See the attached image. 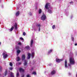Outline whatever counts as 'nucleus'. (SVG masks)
I'll list each match as a JSON object with an SVG mask.
<instances>
[{
    "instance_id": "72a5a7b5",
    "label": "nucleus",
    "mask_w": 77,
    "mask_h": 77,
    "mask_svg": "<svg viewBox=\"0 0 77 77\" xmlns=\"http://www.w3.org/2000/svg\"><path fill=\"white\" fill-rule=\"evenodd\" d=\"M18 44L19 45H21V43L20 42L18 43Z\"/></svg>"
},
{
    "instance_id": "f257e3e1",
    "label": "nucleus",
    "mask_w": 77,
    "mask_h": 77,
    "mask_svg": "<svg viewBox=\"0 0 77 77\" xmlns=\"http://www.w3.org/2000/svg\"><path fill=\"white\" fill-rule=\"evenodd\" d=\"M69 62L71 64H74L75 61L73 57H70L69 59Z\"/></svg>"
},
{
    "instance_id": "c85d7f7f",
    "label": "nucleus",
    "mask_w": 77,
    "mask_h": 77,
    "mask_svg": "<svg viewBox=\"0 0 77 77\" xmlns=\"http://www.w3.org/2000/svg\"><path fill=\"white\" fill-rule=\"evenodd\" d=\"M10 70H12L13 69V68L11 67L9 68Z\"/></svg>"
},
{
    "instance_id": "2eb2a0df",
    "label": "nucleus",
    "mask_w": 77,
    "mask_h": 77,
    "mask_svg": "<svg viewBox=\"0 0 77 77\" xmlns=\"http://www.w3.org/2000/svg\"><path fill=\"white\" fill-rule=\"evenodd\" d=\"M38 27L39 28L38 31H39V32H40V31L41 30V28H40V26H41V25H38Z\"/></svg>"
},
{
    "instance_id": "79ce46f5",
    "label": "nucleus",
    "mask_w": 77,
    "mask_h": 77,
    "mask_svg": "<svg viewBox=\"0 0 77 77\" xmlns=\"http://www.w3.org/2000/svg\"><path fill=\"white\" fill-rule=\"evenodd\" d=\"M23 41H24V40H23Z\"/></svg>"
},
{
    "instance_id": "7ed1b4c3",
    "label": "nucleus",
    "mask_w": 77,
    "mask_h": 77,
    "mask_svg": "<svg viewBox=\"0 0 77 77\" xmlns=\"http://www.w3.org/2000/svg\"><path fill=\"white\" fill-rule=\"evenodd\" d=\"M3 55L4 59H6V58H7L8 57V55L7 54V53H6V52L4 53L3 54Z\"/></svg>"
},
{
    "instance_id": "b1692460",
    "label": "nucleus",
    "mask_w": 77,
    "mask_h": 77,
    "mask_svg": "<svg viewBox=\"0 0 77 77\" xmlns=\"http://www.w3.org/2000/svg\"><path fill=\"white\" fill-rule=\"evenodd\" d=\"M7 72H8L7 71H6L4 73L5 75H6Z\"/></svg>"
},
{
    "instance_id": "0eeeda50",
    "label": "nucleus",
    "mask_w": 77,
    "mask_h": 77,
    "mask_svg": "<svg viewBox=\"0 0 77 77\" xmlns=\"http://www.w3.org/2000/svg\"><path fill=\"white\" fill-rule=\"evenodd\" d=\"M31 57V54L29 53L28 54V59H30Z\"/></svg>"
},
{
    "instance_id": "9b49d317",
    "label": "nucleus",
    "mask_w": 77,
    "mask_h": 77,
    "mask_svg": "<svg viewBox=\"0 0 77 77\" xmlns=\"http://www.w3.org/2000/svg\"><path fill=\"white\" fill-rule=\"evenodd\" d=\"M56 73V71L54 70H53L51 72V74L52 75H53V74H54Z\"/></svg>"
},
{
    "instance_id": "a211bd4d",
    "label": "nucleus",
    "mask_w": 77,
    "mask_h": 77,
    "mask_svg": "<svg viewBox=\"0 0 77 77\" xmlns=\"http://www.w3.org/2000/svg\"><path fill=\"white\" fill-rule=\"evenodd\" d=\"M14 26H12L11 29H10V31H11H11H12V30H13V29H14Z\"/></svg>"
},
{
    "instance_id": "412c9836",
    "label": "nucleus",
    "mask_w": 77,
    "mask_h": 77,
    "mask_svg": "<svg viewBox=\"0 0 77 77\" xmlns=\"http://www.w3.org/2000/svg\"><path fill=\"white\" fill-rule=\"evenodd\" d=\"M27 64V62L26 61V60H25L24 61V65H26Z\"/></svg>"
},
{
    "instance_id": "39448f33",
    "label": "nucleus",
    "mask_w": 77,
    "mask_h": 77,
    "mask_svg": "<svg viewBox=\"0 0 77 77\" xmlns=\"http://www.w3.org/2000/svg\"><path fill=\"white\" fill-rule=\"evenodd\" d=\"M19 71L20 72H24V70L21 68H19Z\"/></svg>"
},
{
    "instance_id": "aec40b11",
    "label": "nucleus",
    "mask_w": 77,
    "mask_h": 77,
    "mask_svg": "<svg viewBox=\"0 0 77 77\" xmlns=\"http://www.w3.org/2000/svg\"><path fill=\"white\" fill-rule=\"evenodd\" d=\"M48 12H49V13H50V14H52V11L50 10H48Z\"/></svg>"
},
{
    "instance_id": "4be33fe9",
    "label": "nucleus",
    "mask_w": 77,
    "mask_h": 77,
    "mask_svg": "<svg viewBox=\"0 0 77 77\" xmlns=\"http://www.w3.org/2000/svg\"><path fill=\"white\" fill-rule=\"evenodd\" d=\"M11 77H14V73L11 72Z\"/></svg>"
},
{
    "instance_id": "423d86ee",
    "label": "nucleus",
    "mask_w": 77,
    "mask_h": 77,
    "mask_svg": "<svg viewBox=\"0 0 77 77\" xmlns=\"http://www.w3.org/2000/svg\"><path fill=\"white\" fill-rule=\"evenodd\" d=\"M62 60H60L58 58H57L56 59V62L58 63L60 62V61H62Z\"/></svg>"
},
{
    "instance_id": "ea45409f",
    "label": "nucleus",
    "mask_w": 77,
    "mask_h": 77,
    "mask_svg": "<svg viewBox=\"0 0 77 77\" xmlns=\"http://www.w3.org/2000/svg\"><path fill=\"white\" fill-rule=\"evenodd\" d=\"M69 66H70V64H69Z\"/></svg>"
},
{
    "instance_id": "bb28decb",
    "label": "nucleus",
    "mask_w": 77,
    "mask_h": 77,
    "mask_svg": "<svg viewBox=\"0 0 77 77\" xmlns=\"http://www.w3.org/2000/svg\"><path fill=\"white\" fill-rule=\"evenodd\" d=\"M55 27H56V26H55V25H53L52 26V28L53 29H55Z\"/></svg>"
},
{
    "instance_id": "9d476101",
    "label": "nucleus",
    "mask_w": 77,
    "mask_h": 77,
    "mask_svg": "<svg viewBox=\"0 0 77 77\" xmlns=\"http://www.w3.org/2000/svg\"><path fill=\"white\" fill-rule=\"evenodd\" d=\"M17 56H18V54H20V52H21V51H20V50H18L17 51Z\"/></svg>"
},
{
    "instance_id": "c9c22d12",
    "label": "nucleus",
    "mask_w": 77,
    "mask_h": 77,
    "mask_svg": "<svg viewBox=\"0 0 77 77\" xmlns=\"http://www.w3.org/2000/svg\"><path fill=\"white\" fill-rule=\"evenodd\" d=\"M21 63H22L21 62L19 63V65H21Z\"/></svg>"
},
{
    "instance_id": "20e7f679",
    "label": "nucleus",
    "mask_w": 77,
    "mask_h": 77,
    "mask_svg": "<svg viewBox=\"0 0 77 77\" xmlns=\"http://www.w3.org/2000/svg\"><path fill=\"white\" fill-rule=\"evenodd\" d=\"M46 18V16H45V15L43 14L41 17V19L42 20H45Z\"/></svg>"
},
{
    "instance_id": "a19ab883",
    "label": "nucleus",
    "mask_w": 77,
    "mask_h": 77,
    "mask_svg": "<svg viewBox=\"0 0 77 77\" xmlns=\"http://www.w3.org/2000/svg\"><path fill=\"white\" fill-rule=\"evenodd\" d=\"M1 44V43L0 42V45Z\"/></svg>"
},
{
    "instance_id": "393cba45",
    "label": "nucleus",
    "mask_w": 77,
    "mask_h": 77,
    "mask_svg": "<svg viewBox=\"0 0 77 77\" xmlns=\"http://www.w3.org/2000/svg\"><path fill=\"white\" fill-rule=\"evenodd\" d=\"M32 74H34V75H36V73L35 72H33L32 73Z\"/></svg>"
},
{
    "instance_id": "f704fd0d",
    "label": "nucleus",
    "mask_w": 77,
    "mask_h": 77,
    "mask_svg": "<svg viewBox=\"0 0 77 77\" xmlns=\"http://www.w3.org/2000/svg\"><path fill=\"white\" fill-rule=\"evenodd\" d=\"M27 77H30V76L29 75H27Z\"/></svg>"
},
{
    "instance_id": "2f4dec72",
    "label": "nucleus",
    "mask_w": 77,
    "mask_h": 77,
    "mask_svg": "<svg viewBox=\"0 0 77 77\" xmlns=\"http://www.w3.org/2000/svg\"><path fill=\"white\" fill-rule=\"evenodd\" d=\"M72 41H74V39L73 37L72 38Z\"/></svg>"
},
{
    "instance_id": "58836bf2",
    "label": "nucleus",
    "mask_w": 77,
    "mask_h": 77,
    "mask_svg": "<svg viewBox=\"0 0 77 77\" xmlns=\"http://www.w3.org/2000/svg\"><path fill=\"white\" fill-rule=\"evenodd\" d=\"M69 75H71V73H69Z\"/></svg>"
},
{
    "instance_id": "f03ea898",
    "label": "nucleus",
    "mask_w": 77,
    "mask_h": 77,
    "mask_svg": "<svg viewBox=\"0 0 77 77\" xmlns=\"http://www.w3.org/2000/svg\"><path fill=\"white\" fill-rule=\"evenodd\" d=\"M50 6V4L49 3H47L46 4L45 6V8L46 9H50V8H49V7Z\"/></svg>"
},
{
    "instance_id": "a878e982",
    "label": "nucleus",
    "mask_w": 77,
    "mask_h": 77,
    "mask_svg": "<svg viewBox=\"0 0 77 77\" xmlns=\"http://www.w3.org/2000/svg\"><path fill=\"white\" fill-rule=\"evenodd\" d=\"M19 76V73L18 72H17L16 74V76L17 77H18Z\"/></svg>"
},
{
    "instance_id": "1a4fd4ad",
    "label": "nucleus",
    "mask_w": 77,
    "mask_h": 77,
    "mask_svg": "<svg viewBox=\"0 0 77 77\" xmlns=\"http://www.w3.org/2000/svg\"><path fill=\"white\" fill-rule=\"evenodd\" d=\"M22 58L23 60H24L26 58V57H25V55H22Z\"/></svg>"
},
{
    "instance_id": "5701e85b",
    "label": "nucleus",
    "mask_w": 77,
    "mask_h": 77,
    "mask_svg": "<svg viewBox=\"0 0 77 77\" xmlns=\"http://www.w3.org/2000/svg\"><path fill=\"white\" fill-rule=\"evenodd\" d=\"M14 27L15 29H16L17 28V24L16 23L14 25Z\"/></svg>"
},
{
    "instance_id": "7c9ffc66",
    "label": "nucleus",
    "mask_w": 77,
    "mask_h": 77,
    "mask_svg": "<svg viewBox=\"0 0 77 77\" xmlns=\"http://www.w3.org/2000/svg\"><path fill=\"white\" fill-rule=\"evenodd\" d=\"M23 36H25V35H26V32H23Z\"/></svg>"
},
{
    "instance_id": "473e14b6",
    "label": "nucleus",
    "mask_w": 77,
    "mask_h": 77,
    "mask_svg": "<svg viewBox=\"0 0 77 77\" xmlns=\"http://www.w3.org/2000/svg\"><path fill=\"white\" fill-rule=\"evenodd\" d=\"M20 39H21V40H23V38L22 37H20Z\"/></svg>"
},
{
    "instance_id": "6ab92c4d",
    "label": "nucleus",
    "mask_w": 77,
    "mask_h": 77,
    "mask_svg": "<svg viewBox=\"0 0 77 77\" xmlns=\"http://www.w3.org/2000/svg\"><path fill=\"white\" fill-rule=\"evenodd\" d=\"M41 12H42V10H41V9H39V11H38L39 14H41Z\"/></svg>"
},
{
    "instance_id": "dca6fc26",
    "label": "nucleus",
    "mask_w": 77,
    "mask_h": 77,
    "mask_svg": "<svg viewBox=\"0 0 77 77\" xmlns=\"http://www.w3.org/2000/svg\"><path fill=\"white\" fill-rule=\"evenodd\" d=\"M33 40H32L31 41V43H30V45H31V47H32V44H33Z\"/></svg>"
},
{
    "instance_id": "4468645a",
    "label": "nucleus",
    "mask_w": 77,
    "mask_h": 77,
    "mask_svg": "<svg viewBox=\"0 0 77 77\" xmlns=\"http://www.w3.org/2000/svg\"><path fill=\"white\" fill-rule=\"evenodd\" d=\"M20 15V12L19 11H17V12L16 14V16H18V15Z\"/></svg>"
},
{
    "instance_id": "cd10ccee",
    "label": "nucleus",
    "mask_w": 77,
    "mask_h": 77,
    "mask_svg": "<svg viewBox=\"0 0 77 77\" xmlns=\"http://www.w3.org/2000/svg\"><path fill=\"white\" fill-rule=\"evenodd\" d=\"M10 65L11 66H12V63H10Z\"/></svg>"
},
{
    "instance_id": "6e6552de",
    "label": "nucleus",
    "mask_w": 77,
    "mask_h": 77,
    "mask_svg": "<svg viewBox=\"0 0 77 77\" xmlns=\"http://www.w3.org/2000/svg\"><path fill=\"white\" fill-rule=\"evenodd\" d=\"M67 61L66 60H65V68H66V67H67Z\"/></svg>"
},
{
    "instance_id": "f3484780",
    "label": "nucleus",
    "mask_w": 77,
    "mask_h": 77,
    "mask_svg": "<svg viewBox=\"0 0 77 77\" xmlns=\"http://www.w3.org/2000/svg\"><path fill=\"white\" fill-rule=\"evenodd\" d=\"M25 48L26 49H27L28 50H29L30 48H29V46H27L26 47H25Z\"/></svg>"
},
{
    "instance_id": "c756f323",
    "label": "nucleus",
    "mask_w": 77,
    "mask_h": 77,
    "mask_svg": "<svg viewBox=\"0 0 77 77\" xmlns=\"http://www.w3.org/2000/svg\"><path fill=\"white\" fill-rule=\"evenodd\" d=\"M53 51V50H51L49 51L48 53H51V51Z\"/></svg>"
},
{
    "instance_id": "ddd939ff",
    "label": "nucleus",
    "mask_w": 77,
    "mask_h": 77,
    "mask_svg": "<svg viewBox=\"0 0 77 77\" xmlns=\"http://www.w3.org/2000/svg\"><path fill=\"white\" fill-rule=\"evenodd\" d=\"M20 60V57H17L16 58V61H19Z\"/></svg>"
},
{
    "instance_id": "f8f14e48",
    "label": "nucleus",
    "mask_w": 77,
    "mask_h": 77,
    "mask_svg": "<svg viewBox=\"0 0 77 77\" xmlns=\"http://www.w3.org/2000/svg\"><path fill=\"white\" fill-rule=\"evenodd\" d=\"M35 56V53L32 52V58H33L34 57V56Z\"/></svg>"
},
{
    "instance_id": "e433bc0d",
    "label": "nucleus",
    "mask_w": 77,
    "mask_h": 77,
    "mask_svg": "<svg viewBox=\"0 0 77 77\" xmlns=\"http://www.w3.org/2000/svg\"><path fill=\"white\" fill-rule=\"evenodd\" d=\"M24 75H22V77H24Z\"/></svg>"
},
{
    "instance_id": "4c0bfd02",
    "label": "nucleus",
    "mask_w": 77,
    "mask_h": 77,
    "mask_svg": "<svg viewBox=\"0 0 77 77\" xmlns=\"http://www.w3.org/2000/svg\"><path fill=\"white\" fill-rule=\"evenodd\" d=\"M77 45V44H75V45Z\"/></svg>"
}]
</instances>
